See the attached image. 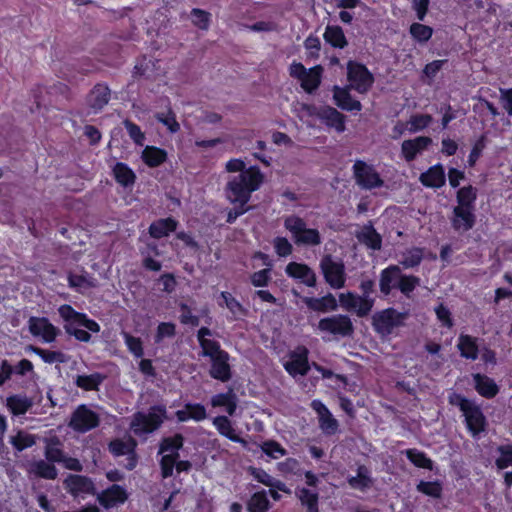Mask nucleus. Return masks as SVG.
<instances>
[{
	"label": "nucleus",
	"mask_w": 512,
	"mask_h": 512,
	"mask_svg": "<svg viewBox=\"0 0 512 512\" xmlns=\"http://www.w3.org/2000/svg\"><path fill=\"white\" fill-rule=\"evenodd\" d=\"M60 317L66 322L65 324H78L82 312L76 311L71 305L63 304L58 308Z\"/></svg>",
	"instance_id": "774afa93"
},
{
	"label": "nucleus",
	"mask_w": 512,
	"mask_h": 512,
	"mask_svg": "<svg viewBox=\"0 0 512 512\" xmlns=\"http://www.w3.org/2000/svg\"><path fill=\"white\" fill-rule=\"evenodd\" d=\"M347 80L350 83L349 87L361 94L367 93L375 81L369 69L355 60L347 62Z\"/></svg>",
	"instance_id": "0eeeda50"
},
{
	"label": "nucleus",
	"mask_w": 512,
	"mask_h": 512,
	"mask_svg": "<svg viewBox=\"0 0 512 512\" xmlns=\"http://www.w3.org/2000/svg\"><path fill=\"white\" fill-rule=\"evenodd\" d=\"M424 258V251L420 247H413L403 254L400 264L405 268H414L421 264Z\"/></svg>",
	"instance_id": "4d7b16f0"
},
{
	"label": "nucleus",
	"mask_w": 512,
	"mask_h": 512,
	"mask_svg": "<svg viewBox=\"0 0 512 512\" xmlns=\"http://www.w3.org/2000/svg\"><path fill=\"white\" fill-rule=\"evenodd\" d=\"M213 425L220 435L226 437L232 442L241 444L243 447L247 446V441L236 433L231 420L227 416H216L213 419Z\"/></svg>",
	"instance_id": "c85d7f7f"
},
{
	"label": "nucleus",
	"mask_w": 512,
	"mask_h": 512,
	"mask_svg": "<svg viewBox=\"0 0 512 512\" xmlns=\"http://www.w3.org/2000/svg\"><path fill=\"white\" fill-rule=\"evenodd\" d=\"M333 100L337 107L341 110L352 112L361 111L362 104L359 100L354 99L350 94V87H340L335 85L333 87Z\"/></svg>",
	"instance_id": "5701e85b"
},
{
	"label": "nucleus",
	"mask_w": 512,
	"mask_h": 512,
	"mask_svg": "<svg viewBox=\"0 0 512 512\" xmlns=\"http://www.w3.org/2000/svg\"><path fill=\"white\" fill-rule=\"evenodd\" d=\"M457 348L460 351V355L465 359L476 360L478 358L479 347L477 338L471 335L460 334Z\"/></svg>",
	"instance_id": "72a5a7b5"
},
{
	"label": "nucleus",
	"mask_w": 512,
	"mask_h": 512,
	"mask_svg": "<svg viewBox=\"0 0 512 512\" xmlns=\"http://www.w3.org/2000/svg\"><path fill=\"white\" fill-rule=\"evenodd\" d=\"M286 274L293 279L300 280L308 287H315L317 278L315 272L305 263L290 262L285 268Z\"/></svg>",
	"instance_id": "412c9836"
},
{
	"label": "nucleus",
	"mask_w": 512,
	"mask_h": 512,
	"mask_svg": "<svg viewBox=\"0 0 512 512\" xmlns=\"http://www.w3.org/2000/svg\"><path fill=\"white\" fill-rule=\"evenodd\" d=\"M409 33L416 42L426 43L432 38L434 29L431 26L414 22L409 27Z\"/></svg>",
	"instance_id": "3c124183"
},
{
	"label": "nucleus",
	"mask_w": 512,
	"mask_h": 512,
	"mask_svg": "<svg viewBox=\"0 0 512 512\" xmlns=\"http://www.w3.org/2000/svg\"><path fill=\"white\" fill-rule=\"evenodd\" d=\"M323 36L325 41L334 48L343 49L348 45L344 31L338 25H328Z\"/></svg>",
	"instance_id": "37998d69"
},
{
	"label": "nucleus",
	"mask_w": 512,
	"mask_h": 512,
	"mask_svg": "<svg viewBox=\"0 0 512 512\" xmlns=\"http://www.w3.org/2000/svg\"><path fill=\"white\" fill-rule=\"evenodd\" d=\"M123 338L127 349L136 358H141L144 355L143 343L139 337H135L128 332H123Z\"/></svg>",
	"instance_id": "e2e57ef3"
},
{
	"label": "nucleus",
	"mask_w": 512,
	"mask_h": 512,
	"mask_svg": "<svg viewBox=\"0 0 512 512\" xmlns=\"http://www.w3.org/2000/svg\"><path fill=\"white\" fill-rule=\"evenodd\" d=\"M320 269L326 283L333 289H341L345 286L346 272L342 260H334L330 254L324 255L320 260Z\"/></svg>",
	"instance_id": "6e6552de"
},
{
	"label": "nucleus",
	"mask_w": 512,
	"mask_h": 512,
	"mask_svg": "<svg viewBox=\"0 0 512 512\" xmlns=\"http://www.w3.org/2000/svg\"><path fill=\"white\" fill-rule=\"evenodd\" d=\"M26 351L36 354L47 364L64 363L66 361L65 354L61 351L47 350L34 345H28Z\"/></svg>",
	"instance_id": "49530a36"
},
{
	"label": "nucleus",
	"mask_w": 512,
	"mask_h": 512,
	"mask_svg": "<svg viewBox=\"0 0 512 512\" xmlns=\"http://www.w3.org/2000/svg\"><path fill=\"white\" fill-rule=\"evenodd\" d=\"M356 237L360 243L374 251L382 248V237L371 222L364 225L362 230L356 234Z\"/></svg>",
	"instance_id": "c756f323"
},
{
	"label": "nucleus",
	"mask_w": 512,
	"mask_h": 512,
	"mask_svg": "<svg viewBox=\"0 0 512 512\" xmlns=\"http://www.w3.org/2000/svg\"><path fill=\"white\" fill-rule=\"evenodd\" d=\"M416 490L425 496H428V497H431L434 499H439L442 497L443 485L439 480H434V481L421 480L416 485Z\"/></svg>",
	"instance_id": "603ef678"
},
{
	"label": "nucleus",
	"mask_w": 512,
	"mask_h": 512,
	"mask_svg": "<svg viewBox=\"0 0 512 512\" xmlns=\"http://www.w3.org/2000/svg\"><path fill=\"white\" fill-rule=\"evenodd\" d=\"M155 118L158 122L165 125L171 133H176L180 130L176 115L171 108L168 109L167 113H157Z\"/></svg>",
	"instance_id": "338daca9"
},
{
	"label": "nucleus",
	"mask_w": 512,
	"mask_h": 512,
	"mask_svg": "<svg viewBox=\"0 0 512 512\" xmlns=\"http://www.w3.org/2000/svg\"><path fill=\"white\" fill-rule=\"evenodd\" d=\"M432 144L429 136H417L413 139L404 140L401 144V154L406 162H412L419 154L427 150Z\"/></svg>",
	"instance_id": "f3484780"
},
{
	"label": "nucleus",
	"mask_w": 512,
	"mask_h": 512,
	"mask_svg": "<svg viewBox=\"0 0 512 512\" xmlns=\"http://www.w3.org/2000/svg\"><path fill=\"white\" fill-rule=\"evenodd\" d=\"M105 376L95 372L90 375H78L74 381L75 385L84 391L98 390L103 383Z\"/></svg>",
	"instance_id": "de8ad7c7"
},
{
	"label": "nucleus",
	"mask_w": 512,
	"mask_h": 512,
	"mask_svg": "<svg viewBox=\"0 0 512 512\" xmlns=\"http://www.w3.org/2000/svg\"><path fill=\"white\" fill-rule=\"evenodd\" d=\"M406 317V312H399L395 308L389 307L373 315L372 326L375 332L387 336L393 332L394 328L403 325Z\"/></svg>",
	"instance_id": "423d86ee"
},
{
	"label": "nucleus",
	"mask_w": 512,
	"mask_h": 512,
	"mask_svg": "<svg viewBox=\"0 0 512 512\" xmlns=\"http://www.w3.org/2000/svg\"><path fill=\"white\" fill-rule=\"evenodd\" d=\"M29 332L34 337H41L43 342L52 343L59 335V329L46 317L31 316L28 320Z\"/></svg>",
	"instance_id": "4468645a"
},
{
	"label": "nucleus",
	"mask_w": 512,
	"mask_h": 512,
	"mask_svg": "<svg viewBox=\"0 0 512 512\" xmlns=\"http://www.w3.org/2000/svg\"><path fill=\"white\" fill-rule=\"evenodd\" d=\"M112 172L115 181L125 188L133 186L136 182V174L128 164L124 162H117Z\"/></svg>",
	"instance_id": "e433bc0d"
},
{
	"label": "nucleus",
	"mask_w": 512,
	"mask_h": 512,
	"mask_svg": "<svg viewBox=\"0 0 512 512\" xmlns=\"http://www.w3.org/2000/svg\"><path fill=\"white\" fill-rule=\"evenodd\" d=\"M127 499L128 493L126 489L118 484H112L104 489L97 497L99 504L105 509L124 504Z\"/></svg>",
	"instance_id": "a211bd4d"
},
{
	"label": "nucleus",
	"mask_w": 512,
	"mask_h": 512,
	"mask_svg": "<svg viewBox=\"0 0 512 512\" xmlns=\"http://www.w3.org/2000/svg\"><path fill=\"white\" fill-rule=\"evenodd\" d=\"M318 329L342 337L350 336L354 331L353 323L349 316L342 314L320 319Z\"/></svg>",
	"instance_id": "9b49d317"
},
{
	"label": "nucleus",
	"mask_w": 512,
	"mask_h": 512,
	"mask_svg": "<svg viewBox=\"0 0 512 512\" xmlns=\"http://www.w3.org/2000/svg\"><path fill=\"white\" fill-rule=\"evenodd\" d=\"M32 404L31 399L21 395H11L6 401L7 408L15 416L26 414L32 407Z\"/></svg>",
	"instance_id": "c03bdc74"
},
{
	"label": "nucleus",
	"mask_w": 512,
	"mask_h": 512,
	"mask_svg": "<svg viewBox=\"0 0 512 512\" xmlns=\"http://www.w3.org/2000/svg\"><path fill=\"white\" fill-rule=\"evenodd\" d=\"M161 455L162 457L159 460L160 473L163 479H167L173 476L176 460H178L180 457H176L175 455L169 454Z\"/></svg>",
	"instance_id": "052dcab7"
},
{
	"label": "nucleus",
	"mask_w": 512,
	"mask_h": 512,
	"mask_svg": "<svg viewBox=\"0 0 512 512\" xmlns=\"http://www.w3.org/2000/svg\"><path fill=\"white\" fill-rule=\"evenodd\" d=\"M220 298L223 302L219 301L218 305L220 307L225 306L232 314L233 319H238L248 315V309L245 308L230 292L222 291L220 293Z\"/></svg>",
	"instance_id": "c9c22d12"
},
{
	"label": "nucleus",
	"mask_w": 512,
	"mask_h": 512,
	"mask_svg": "<svg viewBox=\"0 0 512 512\" xmlns=\"http://www.w3.org/2000/svg\"><path fill=\"white\" fill-rule=\"evenodd\" d=\"M420 281L418 276L403 274L398 265L391 264L381 270L379 288L384 296L390 295L393 289H398L405 297L410 298Z\"/></svg>",
	"instance_id": "f03ea898"
},
{
	"label": "nucleus",
	"mask_w": 512,
	"mask_h": 512,
	"mask_svg": "<svg viewBox=\"0 0 512 512\" xmlns=\"http://www.w3.org/2000/svg\"><path fill=\"white\" fill-rule=\"evenodd\" d=\"M178 225L179 222L173 217L160 218L150 224L148 233L154 239H161L174 233Z\"/></svg>",
	"instance_id": "bb28decb"
},
{
	"label": "nucleus",
	"mask_w": 512,
	"mask_h": 512,
	"mask_svg": "<svg viewBox=\"0 0 512 512\" xmlns=\"http://www.w3.org/2000/svg\"><path fill=\"white\" fill-rule=\"evenodd\" d=\"M407 459L417 468L433 470L434 462L427 454L416 448H409L402 452Z\"/></svg>",
	"instance_id": "a18cd8bd"
},
{
	"label": "nucleus",
	"mask_w": 512,
	"mask_h": 512,
	"mask_svg": "<svg viewBox=\"0 0 512 512\" xmlns=\"http://www.w3.org/2000/svg\"><path fill=\"white\" fill-rule=\"evenodd\" d=\"M210 403L212 407H224L226 412L233 416L237 409V396L232 388L224 393H218L211 397Z\"/></svg>",
	"instance_id": "7c9ffc66"
},
{
	"label": "nucleus",
	"mask_w": 512,
	"mask_h": 512,
	"mask_svg": "<svg viewBox=\"0 0 512 512\" xmlns=\"http://www.w3.org/2000/svg\"><path fill=\"white\" fill-rule=\"evenodd\" d=\"M184 441V436L181 433L163 437L159 443L158 454H169L180 457L179 451L183 448Z\"/></svg>",
	"instance_id": "473e14b6"
},
{
	"label": "nucleus",
	"mask_w": 512,
	"mask_h": 512,
	"mask_svg": "<svg viewBox=\"0 0 512 512\" xmlns=\"http://www.w3.org/2000/svg\"><path fill=\"white\" fill-rule=\"evenodd\" d=\"M270 502L265 490L255 492L247 503L248 512H267Z\"/></svg>",
	"instance_id": "864d4df0"
},
{
	"label": "nucleus",
	"mask_w": 512,
	"mask_h": 512,
	"mask_svg": "<svg viewBox=\"0 0 512 512\" xmlns=\"http://www.w3.org/2000/svg\"><path fill=\"white\" fill-rule=\"evenodd\" d=\"M100 419L96 412L86 405H79L71 415L69 426L76 432L86 433L99 426Z\"/></svg>",
	"instance_id": "9d476101"
},
{
	"label": "nucleus",
	"mask_w": 512,
	"mask_h": 512,
	"mask_svg": "<svg viewBox=\"0 0 512 512\" xmlns=\"http://www.w3.org/2000/svg\"><path fill=\"white\" fill-rule=\"evenodd\" d=\"M284 369L293 377L305 376L310 370L309 350L305 346H298L289 353V360L284 363Z\"/></svg>",
	"instance_id": "ddd939ff"
},
{
	"label": "nucleus",
	"mask_w": 512,
	"mask_h": 512,
	"mask_svg": "<svg viewBox=\"0 0 512 512\" xmlns=\"http://www.w3.org/2000/svg\"><path fill=\"white\" fill-rule=\"evenodd\" d=\"M30 473L46 480H55L58 476L57 468L47 460H38L32 463Z\"/></svg>",
	"instance_id": "79ce46f5"
},
{
	"label": "nucleus",
	"mask_w": 512,
	"mask_h": 512,
	"mask_svg": "<svg viewBox=\"0 0 512 512\" xmlns=\"http://www.w3.org/2000/svg\"><path fill=\"white\" fill-rule=\"evenodd\" d=\"M347 482L351 488L360 491H366L373 485L370 470L365 465L358 466L357 475L348 477Z\"/></svg>",
	"instance_id": "4c0bfd02"
},
{
	"label": "nucleus",
	"mask_w": 512,
	"mask_h": 512,
	"mask_svg": "<svg viewBox=\"0 0 512 512\" xmlns=\"http://www.w3.org/2000/svg\"><path fill=\"white\" fill-rule=\"evenodd\" d=\"M136 441L133 438H130L128 441H123L122 439H113L108 444L109 452L115 456H123L128 455L133 452L136 448Z\"/></svg>",
	"instance_id": "8fccbe9b"
},
{
	"label": "nucleus",
	"mask_w": 512,
	"mask_h": 512,
	"mask_svg": "<svg viewBox=\"0 0 512 512\" xmlns=\"http://www.w3.org/2000/svg\"><path fill=\"white\" fill-rule=\"evenodd\" d=\"M304 303L309 309L322 313L335 311L338 307L336 298L331 293L320 298L306 297Z\"/></svg>",
	"instance_id": "2f4dec72"
},
{
	"label": "nucleus",
	"mask_w": 512,
	"mask_h": 512,
	"mask_svg": "<svg viewBox=\"0 0 512 512\" xmlns=\"http://www.w3.org/2000/svg\"><path fill=\"white\" fill-rule=\"evenodd\" d=\"M312 409L317 413L319 419V427L326 434H334L338 429V421L333 417L327 406L320 400L311 402Z\"/></svg>",
	"instance_id": "4be33fe9"
},
{
	"label": "nucleus",
	"mask_w": 512,
	"mask_h": 512,
	"mask_svg": "<svg viewBox=\"0 0 512 512\" xmlns=\"http://www.w3.org/2000/svg\"><path fill=\"white\" fill-rule=\"evenodd\" d=\"M175 417L179 422H187L189 420L201 422L207 418V411L201 403L188 402L184 404V409L175 412Z\"/></svg>",
	"instance_id": "cd10ccee"
},
{
	"label": "nucleus",
	"mask_w": 512,
	"mask_h": 512,
	"mask_svg": "<svg viewBox=\"0 0 512 512\" xmlns=\"http://www.w3.org/2000/svg\"><path fill=\"white\" fill-rule=\"evenodd\" d=\"M420 183L427 188L439 189L446 183V175L444 166L437 163L429 167L425 172L420 174Z\"/></svg>",
	"instance_id": "393cba45"
},
{
	"label": "nucleus",
	"mask_w": 512,
	"mask_h": 512,
	"mask_svg": "<svg viewBox=\"0 0 512 512\" xmlns=\"http://www.w3.org/2000/svg\"><path fill=\"white\" fill-rule=\"evenodd\" d=\"M316 116L328 127L334 128L337 132L345 131L346 117L336 108L331 106H322L318 109Z\"/></svg>",
	"instance_id": "b1692460"
},
{
	"label": "nucleus",
	"mask_w": 512,
	"mask_h": 512,
	"mask_svg": "<svg viewBox=\"0 0 512 512\" xmlns=\"http://www.w3.org/2000/svg\"><path fill=\"white\" fill-rule=\"evenodd\" d=\"M34 373V365L28 359H21L14 367L6 359L0 362V386L4 385L11 379L13 374L26 376Z\"/></svg>",
	"instance_id": "6ab92c4d"
},
{
	"label": "nucleus",
	"mask_w": 512,
	"mask_h": 512,
	"mask_svg": "<svg viewBox=\"0 0 512 512\" xmlns=\"http://www.w3.org/2000/svg\"><path fill=\"white\" fill-rule=\"evenodd\" d=\"M229 360L230 355L227 351L210 358V377L223 383L228 382L232 378V370Z\"/></svg>",
	"instance_id": "dca6fc26"
},
{
	"label": "nucleus",
	"mask_w": 512,
	"mask_h": 512,
	"mask_svg": "<svg viewBox=\"0 0 512 512\" xmlns=\"http://www.w3.org/2000/svg\"><path fill=\"white\" fill-rule=\"evenodd\" d=\"M323 68L316 65L310 68L300 80L301 87L307 93H313L321 84Z\"/></svg>",
	"instance_id": "58836bf2"
},
{
	"label": "nucleus",
	"mask_w": 512,
	"mask_h": 512,
	"mask_svg": "<svg viewBox=\"0 0 512 512\" xmlns=\"http://www.w3.org/2000/svg\"><path fill=\"white\" fill-rule=\"evenodd\" d=\"M111 89L106 83H96L86 96V104L94 114H98L109 103Z\"/></svg>",
	"instance_id": "2eb2a0df"
},
{
	"label": "nucleus",
	"mask_w": 512,
	"mask_h": 512,
	"mask_svg": "<svg viewBox=\"0 0 512 512\" xmlns=\"http://www.w3.org/2000/svg\"><path fill=\"white\" fill-rule=\"evenodd\" d=\"M448 403L458 407L462 412L466 429L472 437H477L486 430V416L475 401L466 398L462 394L453 392L448 396Z\"/></svg>",
	"instance_id": "7ed1b4c3"
},
{
	"label": "nucleus",
	"mask_w": 512,
	"mask_h": 512,
	"mask_svg": "<svg viewBox=\"0 0 512 512\" xmlns=\"http://www.w3.org/2000/svg\"><path fill=\"white\" fill-rule=\"evenodd\" d=\"M167 157L166 150L151 145H147L141 155L143 162L150 168L159 167L166 162Z\"/></svg>",
	"instance_id": "f704fd0d"
},
{
	"label": "nucleus",
	"mask_w": 512,
	"mask_h": 512,
	"mask_svg": "<svg viewBox=\"0 0 512 512\" xmlns=\"http://www.w3.org/2000/svg\"><path fill=\"white\" fill-rule=\"evenodd\" d=\"M192 23L201 30H208L211 22V14L200 8L191 10Z\"/></svg>",
	"instance_id": "680f3d73"
},
{
	"label": "nucleus",
	"mask_w": 512,
	"mask_h": 512,
	"mask_svg": "<svg viewBox=\"0 0 512 512\" xmlns=\"http://www.w3.org/2000/svg\"><path fill=\"white\" fill-rule=\"evenodd\" d=\"M472 377L474 388L480 396L486 399H493L498 395L500 388L494 379L481 373H475Z\"/></svg>",
	"instance_id": "a878e982"
},
{
	"label": "nucleus",
	"mask_w": 512,
	"mask_h": 512,
	"mask_svg": "<svg viewBox=\"0 0 512 512\" xmlns=\"http://www.w3.org/2000/svg\"><path fill=\"white\" fill-rule=\"evenodd\" d=\"M477 195V188L470 184L459 188L456 193V206L476 210Z\"/></svg>",
	"instance_id": "a19ab883"
},
{
	"label": "nucleus",
	"mask_w": 512,
	"mask_h": 512,
	"mask_svg": "<svg viewBox=\"0 0 512 512\" xmlns=\"http://www.w3.org/2000/svg\"><path fill=\"white\" fill-rule=\"evenodd\" d=\"M165 405H153L148 413L137 411L132 417L130 428L137 436L158 430L166 419Z\"/></svg>",
	"instance_id": "20e7f679"
},
{
	"label": "nucleus",
	"mask_w": 512,
	"mask_h": 512,
	"mask_svg": "<svg viewBox=\"0 0 512 512\" xmlns=\"http://www.w3.org/2000/svg\"><path fill=\"white\" fill-rule=\"evenodd\" d=\"M198 343L199 346L201 347L200 355L203 357L212 358L215 355H219L220 353H223L225 351L221 348L220 343L216 340L206 339Z\"/></svg>",
	"instance_id": "69168bd1"
},
{
	"label": "nucleus",
	"mask_w": 512,
	"mask_h": 512,
	"mask_svg": "<svg viewBox=\"0 0 512 512\" xmlns=\"http://www.w3.org/2000/svg\"><path fill=\"white\" fill-rule=\"evenodd\" d=\"M123 125L133 142L138 146H143L145 134L142 132L140 126L129 119L124 120Z\"/></svg>",
	"instance_id": "0e129e2a"
},
{
	"label": "nucleus",
	"mask_w": 512,
	"mask_h": 512,
	"mask_svg": "<svg viewBox=\"0 0 512 512\" xmlns=\"http://www.w3.org/2000/svg\"><path fill=\"white\" fill-rule=\"evenodd\" d=\"M263 180L264 175L258 166L249 167L227 182V199L232 204H248L252 193L260 188Z\"/></svg>",
	"instance_id": "f257e3e1"
},
{
	"label": "nucleus",
	"mask_w": 512,
	"mask_h": 512,
	"mask_svg": "<svg viewBox=\"0 0 512 512\" xmlns=\"http://www.w3.org/2000/svg\"><path fill=\"white\" fill-rule=\"evenodd\" d=\"M500 456L495 460V465L499 470H504L512 466V444L500 445L497 448Z\"/></svg>",
	"instance_id": "bf43d9fd"
},
{
	"label": "nucleus",
	"mask_w": 512,
	"mask_h": 512,
	"mask_svg": "<svg viewBox=\"0 0 512 512\" xmlns=\"http://www.w3.org/2000/svg\"><path fill=\"white\" fill-rule=\"evenodd\" d=\"M62 444L57 437H52L47 441L44 455L47 461L51 463H62L65 453L60 447Z\"/></svg>",
	"instance_id": "09e8293b"
},
{
	"label": "nucleus",
	"mask_w": 512,
	"mask_h": 512,
	"mask_svg": "<svg viewBox=\"0 0 512 512\" xmlns=\"http://www.w3.org/2000/svg\"><path fill=\"white\" fill-rule=\"evenodd\" d=\"M10 443L18 452H22L36 444V437L33 434L19 430L15 436L10 438Z\"/></svg>",
	"instance_id": "6e6d98bb"
},
{
	"label": "nucleus",
	"mask_w": 512,
	"mask_h": 512,
	"mask_svg": "<svg viewBox=\"0 0 512 512\" xmlns=\"http://www.w3.org/2000/svg\"><path fill=\"white\" fill-rule=\"evenodd\" d=\"M63 487L73 498L81 495H94L96 492L93 480L80 474H68L63 480Z\"/></svg>",
	"instance_id": "f8f14e48"
},
{
	"label": "nucleus",
	"mask_w": 512,
	"mask_h": 512,
	"mask_svg": "<svg viewBox=\"0 0 512 512\" xmlns=\"http://www.w3.org/2000/svg\"><path fill=\"white\" fill-rule=\"evenodd\" d=\"M250 475L259 483L267 487H275L279 490H283L284 484L280 481H276L268 472L262 468L250 466L248 469Z\"/></svg>",
	"instance_id": "5fc2aeb1"
},
{
	"label": "nucleus",
	"mask_w": 512,
	"mask_h": 512,
	"mask_svg": "<svg viewBox=\"0 0 512 512\" xmlns=\"http://www.w3.org/2000/svg\"><path fill=\"white\" fill-rule=\"evenodd\" d=\"M432 121L433 117L430 114H414L409 119L410 127L408 130L410 133L422 131L427 128Z\"/></svg>",
	"instance_id": "13d9d810"
},
{
	"label": "nucleus",
	"mask_w": 512,
	"mask_h": 512,
	"mask_svg": "<svg viewBox=\"0 0 512 512\" xmlns=\"http://www.w3.org/2000/svg\"><path fill=\"white\" fill-rule=\"evenodd\" d=\"M476 223L474 209L455 206L452 210L451 225L455 231H469Z\"/></svg>",
	"instance_id": "aec40b11"
},
{
	"label": "nucleus",
	"mask_w": 512,
	"mask_h": 512,
	"mask_svg": "<svg viewBox=\"0 0 512 512\" xmlns=\"http://www.w3.org/2000/svg\"><path fill=\"white\" fill-rule=\"evenodd\" d=\"M296 496L307 512H319V494L306 487H298Z\"/></svg>",
	"instance_id": "ea45409f"
},
{
	"label": "nucleus",
	"mask_w": 512,
	"mask_h": 512,
	"mask_svg": "<svg viewBox=\"0 0 512 512\" xmlns=\"http://www.w3.org/2000/svg\"><path fill=\"white\" fill-rule=\"evenodd\" d=\"M356 184L365 190L381 188L384 181L375 168L363 160H356L352 167Z\"/></svg>",
	"instance_id": "1a4fd4ad"
},
{
	"label": "nucleus",
	"mask_w": 512,
	"mask_h": 512,
	"mask_svg": "<svg viewBox=\"0 0 512 512\" xmlns=\"http://www.w3.org/2000/svg\"><path fill=\"white\" fill-rule=\"evenodd\" d=\"M284 227L291 233L297 246H318L322 243L320 232L315 228H307L305 220L299 216L286 217Z\"/></svg>",
	"instance_id": "39448f33"
}]
</instances>
